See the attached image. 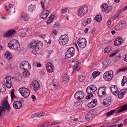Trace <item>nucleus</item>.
<instances>
[{
	"label": "nucleus",
	"instance_id": "obj_38",
	"mask_svg": "<svg viewBox=\"0 0 127 127\" xmlns=\"http://www.w3.org/2000/svg\"><path fill=\"white\" fill-rule=\"evenodd\" d=\"M5 91V88L3 87V84L0 83V92L3 93Z\"/></svg>",
	"mask_w": 127,
	"mask_h": 127
},
{
	"label": "nucleus",
	"instance_id": "obj_48",
	"mask_svg": "<svg viewBox=\"0 0 127 127\" xmlns=\"http://www.w3.org/2000/svg\"><path fill=\"white\" fill-rule=\"evenodd\" d=\"M21 79V75H18L17 77H16L15 78L16 81L17 82L19 81Z\"/></svg>",
	"mask_w": 127,
	"mask_h": 127
},
{
	"label": "nucleus",
	"instance_id": "obj_52",
	"mask_svg": "<svg viewBox=\"0 0 127 127\" xmlns=\"http://www.w3.org/2000/svg\"><path fill=\"white\" fill-rule=\"evenodd\" d=\"M93 96V95L92 94H90L88 95H87L86 97V98L87 99H89L91 98V97H92Z\"/></svg>",
	"mask_w": 127,
	"mask_h": 127
},
{
	"label": "nucleus",
	"instance_id": "obj_27",
	"mask_svg": "<svg viewBox=\"0 0 127 127\" xmlns=\"http://www.w3.org/2000/svg\"><path fill=\"white\" fill-rule=\"evenodd\" d=\"M4 55L9 60L11 59L12 56L11 54L8 51L6 52Z\"/></svg>",
	"mask_w": 127,
	"mask_h": 127
},
{
	"label": "nucleus",
	"instance_id": "obj_49",
	"mask_svg": "<svg viewBox=\"0 0 127 127\" xmlns=\"http://www.w3.org/2000/svg\"><path fill=\"white\" fill-rule=\"evenodd\" d=\"M91 102L88 104V106L90 108H92L94 107L95 105H94L93 103H91Z\"/></svg>",
	"mask_w": 127,
	"mask_h": 127
},
{
	"label": "nucleus",
	"instance_id": "obj_39",
	"mask_svg": "<svg viewBox=\"0 0 127 127\" xmlns=\"http://www.w3.org/2000/svg\"><path fill=\"white\" fill-rule=\"evenodd\" d=\"M127 82V79L126 77L124 76L123 79L122 81V85L124 86L125 84Z\"/></svg>",
	"mask_w": 127,
	"mask_h": 127
},
{
	"label": "nucleus",
	"instance_id": "obj_44",
	"mask_svg": "<svg viewBox=\"0 0 127 127\" xmlns=\"http://www.w3.org/2000/svg\"><path fill=\"white\" fill-rule=\"evenodd\" d=\"M85 77L83 76H80L79 77V79L80 82H83L85 79Z\"/></svg>",
	"mask_w": 127,
	"mask_h": 127
},
{
	"label": "nucleus",
	"instance_id": "obj_17",
	"mask_svg": "<svg viewBox=\"0 0 127 127\" xmlns=\"http://www.w3.org/2000/svg\"><path fill=\"white\" fill-rule=\"evenodd\" d=\"M49 11L47 10H43V12L41 14L40 17L43 19L46 18L49 14Z\"/></svg>",
	"mask_w": 127,
	"mask_h": 127
},
{
	"label": "nucleus",
	"instance_id": "obj_58",
	"mask_svg": "<svg viewBox=\"0 0 127 127\" xmlns=\"http://www.w3.org/2000/svg\"><path fill=\"white\" fill-rule=\"evenodd\" d=\"M117 52H116V53H112V54H111L110 55H109V57H113V56H115V55L117 54Z\"/></svg>",
	"mask_w": 127,
	"mask_h": 127
},
{
	"label": "nucleus",
	"instance_id": "obj_7",
	"mask_svg": "<svg viewBox=\"0 0 127 127\" xmlns=\"http://www.w3.org/2000/svg\"><path fill=\"white\" fill-rule=\"evenodd\" d=\"M88 8L86 6H84L80 8L78 11V15L80 16H82L86 14L88 11Z\"/></svg>",
	"mask_w": 127,
	"mask_h": 127
},
{
	"label": "nucleus",
	"instance_id": "obj_26",
	"mask_svg": "<svg viewBox=\"0 0 127 127\" xmlns=\"http://www.w3.org/2000/svg\"><path fill=\"white\" fill-rule=\"evenodd\" d=\"M49 87H51V90H55L58 88V85L57 83L55 84L54 83H52L50 84Z\"/></svg>",
	"mask_w": 127,
	"mask_h": 127
},
{
	"label": "nucleus",
	"instance_id": "obj_63",
	"mask_svg": "<svg viewBox=\"0 0 127 127\" xmlns=\"http://www.w3.org/2000/svg\"><path fill=\"white\" fill-rule=\"evenodd\" d=\"M124 61L127 62V54L126 55L124 59Z\"/></svg>",
	"mask_w": 127,
	"mask_h": 127
},
{
	"label": "nucleus",
	"instance_id": "obj_32",
	"mask_svg": "<svg viewBox=\"0 0 127 127\" xmlns=\"http://www.w3.org/2000/svg\"><path fill=\"white\" fill-rule=\"evenodd\" d=\"M55 17L54 15L52 14L49 18V19L47 21V24H49L52 21Z\"/></svg>",
	"mask_w": 127,
	"mask_h": 127
},
{
	"label": "nucleus",
	"instance_id": "obj_22",
	"mask_svg": "<svg viewBox=\"0 0 127 127\" xmlns=\"http://www.w3.org/2000/svg\"><path fill=\"white\" fill-rule=\"evenodd\" d=\"M111 100L109 99H105L103 102V104L106 107H108L111 104Z\"/></svg>",
	"mask_w": 127,
	"mask_h": 127
},
{
	"label": "nucleus",
	"instance_id": "obj_53",
	"mask_svg": "<svg viewBox=\"0 0 127 127\" xmlns=\"http://www.w3.org/2000/svg\"><path fill=\"white\" fill-rule=\"evenodd\" d=\"M41 5L42 8L43 9V10L45 9V8L44 4V2L42 1H41Z\"/></svg>",
	"mask_w": 127,
	"mask_h": 127
},
{
	"label": "nucleus",
	"instance_id": "obj_21",
	"mask_svg": "<svg viewBox=\"0 0 127 127\" xmlns=\"http://www.w3.org/2000/svg\"><path fill=\"white\" fill-rule=\"evenodd\" d=\"M79 62L77 61L75 62V64L73 66V68L76 71H78L80 69L81 67L79 66Z\"/></svg>",
	"mask_w": 127,
	"mask_h": 127
},
{
	"label": "nucleus",
	"instance_id": "obj_15",
	"mask_svg": "<svg viewBox=\"0 0 127 127\" xmlns=\"http://www.w3.org/2000/svg\"><path fill=\"white\" fill-rule=\"evenodd\" d=\"M13 106L16 109H19L22 107V105L20 101H16L14 102Z\"/></svg>",
	"mask_w": 127,
	"mask_h": 127
},
{
	"label": "nucleus",
	"instance_id": "obj_57",
	"mask_svg": "<svg viewBox=\"0 0 127 127\" xmlns=\"http://www.w3.org/2000/svg\"><path fill=\"white\" fill-rule=\"evenodd\" d=\"M11 65L10 64H8L7 65V66L6 67L7 69V70H10L11 69Z\"/></svg>",
	"mask_w": 127,
	"mask_h": 127
},
{
	"label": "nucleus",
	"instance_id": "obj_13",
	"mask_svg": "<svg viewBox=\"0 0 127 127\" xmlns=\"http://www.w3.org/2000/svg\"><path fill=\"white\" fill-rule=\"evenodd\" d=\"M111 90L113 94L116 95H118L120 92L118 90L117 87L115 85H112L111 86Z\"/></svg>",
	"mask_w": 127,
	"mask_h": 127
},
{
	"label": "nucleus",
	"instance_id": "obj_24",
	"mask_svg": "<svg viewBox=\"0 0 127 127\" xmlns=\"http://www.w3.org/2000/svg\"><path fill=\"white\" fill-rule=\"evenodd\" d=\"M102 64L103 67H106L110 65V61L109 59H107L103 62Z\"/></svg>",
	"mask_w": 127,
	"mask_h": 127
},
{
	"label": "nucleus",
	"instance_id": "obj_62",
	"mask_svg": "<svg viewBox=\"0 0 127 127\" xmlns=\"http://www.w3.org/2000/svg\"><path fill=\"white\" fill-rule=\"evenodd\" d=\"M36 66L38 67H40L41 66V65L40 63H37Z\"/></svg>",
	"mask_w": 127,
	"mask_h": 127
},
{
	"label": "nucleus",
	"instance_id": "obj_42",
	"mask_svg": "<svg viewBox=\"0 0 127 127\" xmlns=\"http://www.w3.org/2000/svg\"><path fill=\"white\" fill-rule=\"evenodd\" d=\"M23 74L24 77H26L29 76V72L28 70H27L26 71H24Z\"/></svg>",
	"mask_w": 127,
	"mask_h": 127
},
{
	"label": "nucleus",
	"instance_id": "obj_30",
	"mask_svg": "<svg viewBox=\"0 0 127 127\" xmlns=\"http://www.w3.org/2000/svg\"><path fill=\"white\" fill-rule=\"evenodd\" d=\"M127 109V105H126L122 106V108L117 112V113H118L124 111Z\"/></svg>",
	"mask_w": 127,
	"mask_h": 127
},
{
	"label": "nucleus",
	"instance_id": "obj_10",
	"mask_svg": "<svg viewBox=\"0 0 127 127\" xmlns=\"http://www.w3.org/2000/svg\"><path fill=\"white\" fill-rule=\"evenodd\" d=\"M126 23L123 21H120L118 25H116L115 27V30L117 31L122 29L126 25Z\"/></svg>",
	"mask_w": 127,
	"mask_h": 127
},
{
	"label": "nucleus",
	"instance_id": "obj_8",
	"mask_svg": "<svg viewBox=\"0 0 127 127\" xmlns=\"http://www.w3.org/2000/svg\"><path fill=\"white\" fill-rule=\"evenodd\" d=\"M77 44L80 47L83 48L85 47L86 45V40L84 38H80L78 40Z\"/></svg>",
	"mask_w": 127,
	"mask_h": 127
},
{
	"label": "nucleus",
	"instance_id": "obj_40",
	"mask_svg": "<svg viewBox=\"0 0 127 127\" xmlns=\"http://www.w3.org/2000/svg\"><path fill=\"white\" fill-rule=\"evenodd\" d=\"M90 90H92L91 87H88L87 89L86 92L87 93L89 94H92L94 93V92L93 91H91Z\"/></svg>",
	"mask_w": 127,
	"mask_h": 127
},
{
	"label": "nucleus",
	"instance_id": "obj_25",
	"mask_svg": "<svg viewBox=\"0 0 127 127\" xmlns=\"http://www.w3.org/2000/svg\"><path fill=\"white\" fill-rule=\"evenodd\" d=\"M35 47L36 48H37L39 49H41L43 47L42 42L40 41L36 43L35 45Z\"/></svg>",
	"mask_w": 127,
	"mask_h": 127
},
{
	"label": "nucleus",
	"instance_id": "obj_45",
	"mask_svg": "<svg viewBox=\"0 0 127 127\" xmlns=\"http://www.w3.org/2000/svg\"><path fill=\"white\" fill-rule=\"evenodd\" d=\"M91 116V114L89 113L87 114L85 118L87 121H89L90 119V117Z\"/></svg>",
	"mask_w": 127,
	"mask_h": 127
},
{
	"label": "nucleus",
	"instance_id": "obj_23",
	"mask_svg": "<svg viewBox=\"0 0 127 127\" xmlns=\"http://www.w3.org/2000/svg\"><path fill=\"white\" fill-rule=\"evenodd\" d=\"M122 40V39L121 38H117L114 42V45L117 46L120 45L123 42V41H121Z\"/></svg>",
	"mask_w": 127,
	"mask_h": 127
},
{
	"label": "nucleus",
	"instance_id": "obj_55",
	"mask_svg": "<svg viewBox=\"0 0 127 127\" xmlns=\"http://www.w3.org/2000/svg\"><path fill=\"white\" fill-rule=\"evenodd\" d=\"M94 73L97 76L99 75L100 74V72L97 71H96L94 72Z\"/></svg>",
	"mask_w": 127,
	"mask_h": 127
},
{
	"label": "nucleus",
	"instance_id": "obj_2",
	"mask_svg": "<svg viewBox=\"0 0 127 127\" xmlns=\"http://www.w3.org/2000/svg\"><path fill=\"white\" fill-rule=\"evenodd\" d=\"M8 46L10 49L18 51L19 49L20 45L17 40L12 39L8 44Z\"/></svg>",
	"mask_w": 127,
	"mask_h": 127
},
{
	"label": "nucleus",
	"instance_id": "obj_56",
	"mask_svg": "<svg viewBox=\"0 0 127 127\" xmlns=\"http://www.w3.org/2000/svg\"><path fill=\"white\" fill-rule=\"evenodd\" d=\"M120 57V55H119L115 57L114 58V59L115 61L116 60H118L119 59Z\"/></svg>",
	"mask_w": 127,
	"mask_h": 127
},
{
	"label": "nucleus",
	"instance_id": "obj_18",
	"mask_svg": "<svg viewBox=\"0 0 127 127\" xmlns=\"http://www.w3.org/2000/svg\"><path fill=\"white\" fill-rule=\"evenodd\" d=\"M32 86L34 90L36 91L39 89L40 86L38 82L34 81L32 82Z\"/></svg>",
	"mask_w": 127,
	"mask_h": 127
},
{
	"label": "nucleus",
	"instance_id": "obj_5",
	"mask_svg": "<svg viewBox=\"0 0 127 127\" xmlns=\"http://www.w3.org/2000/svg\"><path fill=\"white\" fill-rule=\"evenodd\" d=\"M106 90V87H103L100 88L98 91V96L101 98L104 97L107 95Z\"/></svg>",
	"mask_w": 127,
	"mask_h": 127
},
{
	"label": "nucleus",
	"instance_id": "obj_6",
	"mask_svg": "<svg viewBox=\"0 0 127 127\" xmlns=\"http://www.w3.org/2000/svg\"><path fill=\"white\" fill-rule=\"evenodd\" d=\"M75 53L74 48L73 47L70 48L65 53L66 58L68 59L73 56Z\"/></svg>",
	"mask_w": 127,
	"mask_h": 127
},
{
	"label": "nucleus",
	"instance_id": "obj_1",
	"mask_svg": "<svg viewBox=\"0 0 127 127\" xmlns=\"http://www.w3.org/2000/svg\"><path fill=\"white\" fill-rule=\"evenodd\" d=\"M10 106L7 101L4 100L2 102V106H0V116H2L5 112V110H9Z\"/></svg>",
	"mask_w": 127,
	"mask_h": 127
},
{
	"label": "nucleus",
	"instance_id": "obj_60",
	"mask_svg": "<svg viewBox=\"0 0 127 127\" xmlns=\"http://www.w3.org/2000/svg\"><path fill=\"white\" fill-rule=\"evenodd\" d=\"M119 14L117 13H115V15L114 16V18L115 19L117 18L119 16Z\"/></svg>",
	"mask_w": 127,
	"mask_h": 127
},
{
	"label": "nucleus",
	"instance_id": "obj_31",
	"mask_svg": "<svg viewBox=\"0 0 127 127\" xmlns=\"http://www.w3.org/2000/svg\"><path fill=\"white\" fill-rule=\"evenodd\" d=\"M112 49V48L111 46H108L105 49L104 52L105 53H107L111 50Z\"/></svg>",
	"mask_w": 127,
	"mask_h": 127
},
{
	"label": "nucleus",
	"instance_id": "obj_29",
	"mask_svg": "<svg viewBox=\"0 0 127 127\" xmlns=\"http://www.w3.org/2000/svg\"><path fill=\"white\" fill-rule=\"evenodd\" d=\"M35 6L34 5L32 4L30 5L28 7V10L30 12H32L35 10Z\"/></svg>",
	"mask_w": 127,
	"mask_h": 127
},
{
	"label": "nucleus",
	"instance_id": "obj_28",
	"mask_svg": "<svg viewBox=\"0 0 127 127\" xmlns=\"http://www.w3.org/2000/svg\"><path fill=\"white\" fill-rule=\"evenodd\" d=\"M69 80V79L68 77V75L66 73H65V74H64V83L67 84Z\"/></svg>",
	"mask_w": 127,
	"mask_h": 127
},
{
	"label": "nucleus",
	"instance_id": "obj_3",
	"mask_svg": "<svg viewBox=\"0 0 127 127\" xmlns=\"http://www.w3.org/2000/svg\"><path fill=\"white\" fill-rule=\"evenodd\" d=\"M19 93L24 97H28L30 95L29 90L26 88H21L19 90Z\"/></svg>",
	"mask_w": 127,
	"mask_h": 127
},
{
	"label": "nucleus",
	"instance_id": "obj_51",
	"mask_svg": "<svg viewBox=\"0 0 127 127\" xmlns=\"http://www.w3.org/2000/svg\"><path fill=\"white\" fill-rule=\"evenodd\" d=\"M97 100L96 99H93L91 101V103H93L94 105H96V103Z\"/></svg>",
	"mask_w": 127,
	"mask_h": 127
},
{
	"label": "nucleus",
	"instance_id": "obj_43",
	"mask_svg": "<svg viewBox=\"0 0 127 127\" xmlns=\"http://www.w3.org/2000/svg\"><path fill=\"white\" fill-rule=\"evenodd\" d=\"M22 17L25 21H27L28 19V16L26 14H23L22 15Z\"/></svg>",
	"mask_w": 127,
	"mask_h": 127
},
{
	"label": "nucleus",
	"instance_id": "obj_61",
	"mask_svg": "<svg viewBox=\"0 0 127 127\" xmlns=\"http://www.w3.org/2000/svg\"><path fill=\"white\" fill-rule=\"evenodd\" d=\"M40 74L42 76H44L45 75L44 72L43 71H41L40 72Z\"/></svg>",
	"mask_w": 127,
	"mask_h": 127
},
{
	"label": "nucleus",
	"instance_id": "obj_20",
	"mask_svg": "<svg viewBox=\"0 0 127 127\" xmlns=\"http://www.w3.org/2000/svg\"><path fill=\"white\" fill-rule=\"evenodd\" d=\"M91 21V19L90 18H86L83 20L82 24L84 27H86L87 25L90 23Z\"/></svg>",
	"mask_w": 127,
	"mask_h": 127
},
{
	"label": "nucleus",
	"instance_id": "obj_59",
	"mask_svg": "<svg viewBox=\"0 0 127 127\" xmlns=\"http://www.w3.org/2000/svg\"><path fill=\"white\" fill-rule=\"evenodd\" d=\"M127 69V68H123L122 69H120L119 70V72L120 71H125Z\"/></svg>",
	"mask_w": 127,
	"mask_h": 127
},
{
	"label": "nucleus",
	"instance_id": "obj_4",
	"mask_svg": "<svg viewBox=\"0 0 127 127\" xmlns=\"http://www.w3.org/2000/svg\"><path fill=\"white\" fill-rule=\"evenodd\" d=\"M113 72L112 70L109 71L104 73L103 77L105 80L109 81L111 80L113 77Z\"/></svg>",
	"mask_w": 127,
	"mask_h": 127
},
{
	"label": "nucleus",
	"instance_id": "obj_16",
	"mask_svg": "<svg viewBox=\"0 0 127 127\" xmlns=\"http://www.w3.org/2000/svg\"><path fill=\"white\" fill-rule=\"evenodd\" d=\"M46 67L47 71L51 73L53 71V66L51 63H48L46 64Z\"/></svg>",
	"mask_w": 127,
	"mask_h": 127
},
{
	"label": "nucleus",
	"instance_id": "obj_35",
	"mask_svg": "<svg viewBox=\"0 0 127 127\" xmlns=\"http://www.w3.org/2000/svg\"><path fill=\"white\" fill-rule=\"evenodd\" d=\"M35 42L34 41H33L31 43H30L29 44V46L30 48H33V51L35 49H34L35 48H36L35 47V45L36 44H35Z\"/></svg>",
	"mask_w": 127,
	"mask_h": 127
},
{
	"label": "nucleus",
	"instance_id": "obj_41",
	"mask_svg": "<svg viewBox=\"0 0 127 127\" xmlns=\"http://www.w3.org/2000/svg\"><path fill=\"white\" fill-rule=\"evenodd\" d=\"M116 111L115 110H112L106 113V115L107 116H109L113 114Z\"/></svg>",
	"mask_w": 127,
	"mask_h": 127
},
{
	"label": "nucleus",
	"instance_id": "obj_33",
	"mask_svg": "<svg viewBox=\"0 0 127 127\" xmlns=\"http://www.w3.org/2000/svg\"><path fill=\"white\" fill-rule=\"evenodd\" d=\"M64 35H62L60 37L59 40V44L61 45H63L64 42V38L63 37Z\"/></svg>",
	"mask_w": 127,
	"mask_h": 127
},
{
	"label": "nucleus",
	"instance_id": "obj_37",
	"mask_svg": "<svg viewBox=\"0 0 127 127\" xmlns=\"http://www.w3.org/2000/svg\"><path fill=\"white\" fill-rule=\"evenodd\" d=\"M95 19L97 22H100L102 19L101 16L100 15H97L95 17Z\"/></svg>",
	"mask_w": 127,
	"mask_h": 127
},
{
	"label": "nucleus",
	"instance_id": "obj_47",
	"mask_svg": "<svg viewBox=\"0 0 127 127\" xmlns=\"http://www.w3.org/2000/svg\"><path fill=\"white\" fill-rule=\"evenodd\" d=\"M37 114V117L39 118H40L44 115L45 114V113L44 112L42 113H39Z\"/></svg>",
	"mask_w": 127,
	"mask_h": 127
},
{
	"label": "nucleus",
	"instance_id": "obj_54",
	"mask_svg": "<svg viewBox=\"0 0 127 127\" xmlns=\"http://www.w3.org/2000/svg\"><path fill=\"white\" fill-rule=\"evenodd\" d=\"M37 114L35 113L32 115L31 116V118H34L37 117Z\"/></svg>",
	"mask_w": 127,
	"mask_h": 127
},
{
	"label": "nucleus",
	"instance_id": "obj_50",
	"mask_svg": "<svg viewBox=\"0 0 127 127\" xmlns=\"http://www.w3.org/2000/svg\"><path fill=\"white\" fill-rule=\"evenodd\" d=\"M26 34V33L25 32H23L20 33L19 35L21 36L22 37H24L25 36Z\"/></svg>",
	"mask_w": 127,
	"mask_h": 127
},
{
	"label": "nucleus",
	"instance_id": "obj_19",
	"mask_svg": "<svg viewBox=\"0 0 127 127\" xmlns=\"http://www.w3.org/2000/svg\"><path fill=\"white\" fill-rule=\"evenodd\" d=\"M122 91H120L118 95V98L120 99H122L124 96V95L126 94L127 92V89H126L122 90Z\"/></svg>",
	"mask_w": 127,
	"mask_h": 127
},
{
	"label": "nucleus",
	"instance_id": "obj_34",
	"mask_svg": "<svg viewBox=\"0 0 127 127\" xmlns=\"http://www.w3.org/2000/svg\"><path fill=\"white\" fill-rule=\"evenodd\" d=\"M108 6V4L107 3H104L102 4L101 7L102 11L103 12L106 11V8H107V7Z\"/></svg>",
	"mask_w": 127,
	"mask_h": 127
},
{
	"label": "nucleus",
	"instance_id": "obj_12",
	"mask_svg": "<svg viewBox=\"0 0 127 127\" xmlns=\"http://www.w3.org/2000/svg\"><path fill=\"white\" fill-rule=\"evenodd\" d=\"M11 78L10 76H7L5 78V81L4 80L5 84L7 87L8 88H11L12 85Z\"/></svg>",
	"mask_w": 127,
	"mask_h": 127
},
{
	"label": "nucleus",
	"instance_id": "obj_46",
	"mask_svg": "<svg viewBox=\"0 0 127 127\" xmlns=\"http://www.w3.org/2000/svg\"><path fill=\"white\" fill-rule=\"evenodd\" d=\"M112 9V7L110 6H107L106 9V13H109L111 10Z\"/></svg>",
	"mask_w": 127,
	"mask_h": 127
},
{
	"label": "nucleus",
	"instance_id": "obj_14",
	"mask_svg": "<svg viewBox=\"0 0 127 127\" xmlns=\"http://www.w3.org/2000/svg\"><path fill=\"white\" fill-rule=\"evenodd\" d=\"M16 33V32L14 30H9L3 35L4 36L6 37H11Z\"/></svg>",
	"mask_w": 127,
	"mask_h": 127
},
{
	"label": "nucleus",
	"instance_id": "obj_11",
	"mask_svg": "<svg viewBox=\"0 0 127 127\" xmlns=\"http://www.w3.org/2000/svg\"><path fill=\"white\" fill-rule=\"evenodd\" d=\"M84 94L83 92L79 91L77 92L74 95L75 98L77 100H80L84 98Z\"/></svg>",
	"mask_w": 127,
	"mask_h": 127
},
{
	"label": "nucleus",
	"instance_id": "obj_9",
	"mask_svg": "<svg viewBox=\"0 0 127 127\" xmlns=\"http://www.w3.org/2000/svg\"><path fill=\"white\" fill-rule=\"evenodd\" d=\"M20 67L22 69L28 70L30 69L31 66L28 62L24 61L20 65Z\"/></svg>",
	"mask_w": 127,
	"mask_h": 127
},
{
	"label": "nucleus",
	"instance_id": "obj_64",
	"mask_svg": "<svg viewBox=\"0 0 127 127\" xmlns=\"http://www.w3.org/2000/svg\"><path fill=\"white\" fill-rule=\"evenodd\" d=\"M31 98L33 99V101L36 99L34 95H32L31 96Z\"/></svg>",
	"mask_w": 127,
	"mask_h": 127
},
{
	"label": "nucleus",
	"instance_id": "obj_36",
	"mask_svg": "<svg viewBox=\"0 0 127 127\" xmlns=\"http://www.w3.org/2000/svg\"><path fill=\"white\" fill-rule=\"evenodd\" d=\"M69 40V37L66 34H64V43L65 44L67 43Z\"/></svg>",
	"mask_w": 127,
	"mask_h": 127
}]
</instances>
